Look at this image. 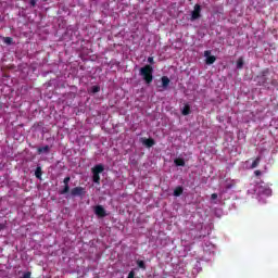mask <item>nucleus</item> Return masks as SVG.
Returning <instances> with one entry per match:
<instances>
[{"label": "nucleus", "instance_id": "nucleus-1", "mask_svg": "<svg viewBox=\"0 0 278 278\" xmlns=\"http://www.w3.org/2000/svg\"><path fill=\"white\" fill-rule=\"evenodd\" d=\"M139 75L142 77L147 86H151V84H153V65L147 64L141 67L139 70Z\"/></svg>", "mask_w": 278, "mask_h": 278}, {"label": "nucleus", "instance_id": "nucleus-2", "mask_svg": "<svg viewBox=\"0 0 278 278\" xmlns=\"http://www.w3.org/2000/svg\"><path fill=\"white\" fill-rule=\"evenodd\" d=\"M103 170H105L103 164H98L91 168L93 184H101L100 174L103 173Z\"/></svg>", "mask_w": 278, "mask_h": 278}, {"label": "nucleus", "instance_id": "nucleus-3", "mask_svg": "<svg viewBox=\"0 0 278 278\" xmlns=\"http://www.w3.org/2000/svg\"><path fill=\"white\" fill-rule=\"evenodd\" d=\"M268 75H270V70L266 68L261 72V74L257 76V84L258 86H268V83L270 79L268 78Z\"/></svg>", "mask_w": 278, "mask_h": 278}, {"label": "nucleus", "instance_id": "nucleus-4", "mask_svg": "<svg viewBox=\"0 0 278 278\" xmlns=\"http://www.w3.org/2000/svg\"><path fill=\"white\" fill-rule=\"evenodd\" d=\"M199 18H201V4H195L191 12V21H197Z\"/></svg>", "mask_w": 278, "mask_h": 278}, {"label": "nucleus", "instance_id": "nucleus-5", "mask_svg": "<svg viewBox=\"0 0 278 278\" xmlns=\"http://www.w3.org/2000/svg\"><path fill=\"white\" fill-rule=\"evenodd\" d=\"M204 58H206L205 64H207L208 66L214 64V62H216V58L214 55H212V51H210V50L204 51Z\"/></svg>", "mask_w": 278, "mask_h": 278}, {"label": "nucleus", "instance_id": "nucleus-6", "mask_svg": "<svg viewBox=\"0 0 278 278\" xmlns=\"http://www.w3.org/2000/svg\"><path fill=\"white\" fill-rule=\"evenodd\" d=\"M72 197H84L86 189L84 187H75L71 190Z\"/></svg>", "mask_w": 278, "mask_h": 278}, {"label": "nucleus", "instance_id": "nucleus-7", "mask_svg": "<svg viewBox=\"0 0 278 278\" xmlns=\"http://www.w3.org/2000/svg\"><path fill=\"white\" fill-rule=\"evenodd\" d=\"M94 214L98 216V218H105L108 216V213L105 212V208L102 205H97L94 207Z\"/></svg>", "mask_w": 278, "mask_h": 278}, {"label": "nucleus", "instance_id": "nucleus-8", "mask_svg": "<svg viewBox=\"0 0 278 278\" xmlns=\"http://www.w3.org/2000/svg\"><path fill=\"white\" fill-rule=\"evenodd\" d=\"M161 90H159L160 92H163V90H168V86H170V78H168V76H163L161 78Z\"/></svg>", "mask_w": 278, "mask_h": 278}, {"label": "nucleus", "instance_id": "nucleus-9", "mask_svg": "<svg viewBox=\"0 0 278 278\" xmlns=\"http://www.w3.org/2000/svg\"><path fill=\"white\" fill-rule=\"evenodd\" d=\"M70 182H71L70 176L65 177L63 180L64 188L60 191V194H67V192L71 191V186H68Z\"/></svg>", "mask_w": 278, "mask_h": 278}, {"label": "nucleus", "instance_id": "nucleus-10", "mask_svg": "<svg viewBox=\"0 0 278 278\" xmlns=\"http://www.w3.org/2000/svg\"><path fill=\"white\" fill-rule=\"evenodd\" d=\"M143 144L144 147H147L148 149H151V147H155V139L153 138H148L143 140Z\"/></svg>", "mask_w": 278, "mask_h": 278}, {"label": "nucleus", "instance_id": "nucleus-11", "mask_svg": "<svg viewBox=\"0 0 278 278\" xmlns=\"http://www.w3.org/2000/svg\"><path fill=\"white\" fill-rule=\"evenodd\" d=\"M51 151V147L45 146L37 149V152L39 155H42V153H49Z\"/></svg>", "mask_w": 278, "mask_h": 278}, {"label": "nucleus", "instance_id": "nucleus-12", "mask_svg": "<svg viewBox=\"0 0 278 278\" xmlns=\"http://www.w3.org/2000/svg\"><path fill=\"white\" fill-rule=\"evenodd\" d=\"M182 194H184V187L181 186L176 187L174 190V197H180Z\"/></svg>", "mask_w": 278, "mask_h": 278}, {"label": "nucleus", "instance_id": "nucleus-13", "mask_svg": "<svg viewBox=\"0 0 278 278\" xmlns=\"http://www.w3.org/2000/svg\"><path fill=\"white\" fill-rule=\"evenodd\" d=\"M237 68L239 71H241V68H244V58L241 56L237 60Z\"/></svg>", "mask_w": 278, "mask_h": 278}, {"label": "nucleus", "instance_id": "nucleus-14", "mask_svg": "<svg viewBox=\"0 0 278 278\" xmlns=\"http://www.w3.org/2000/svg\"><path fill=\"white\" fill-rule=\"evenodd\" d=\"M35 177L37 179H42V167L38 166L35 170Z\"/></svg>", "mask_w": 278, "mask_h": 278}, {"label": "nucleus", "instance_id": "nucleus-15", "mask_svg": "<svg viewBox=\"0 0 278 278\" xmlns=\"http://www.w3.org/2000/svg\"><path fill=\"white\" fill-rule=\"evenodd\" d=\"M181 114L182 116H188L190 114V104H185Z\"/></svg>", "mask_w": 278, "mask_h": 278}, {"label": "nucleus", "instance_id": "nucleus-16", "mask_svg": "<svg viewBox=\"0 0 278 278\" xmlns=\"http://www.w3.org/2000/svg\"><path fill=\"white\" fill-rule=\"evenodd\" d=\"M260 162H262V156H257V157L253 161V163H252V165H251V168H257V167L260 166Z\"/></svg>", "mask_w": 278, "mask_h": 278}, {"label": "nucleus", "instance_id": "nucleus-17", "mask_svg": "<svg viewBox=\"0 0 278 278\" xmlns=\"http://www.w3.org/2000/svg\"><path fill=\"white\" fill-rule=\"evenodd\" d=\"M137 266L138 268H141V270H147V264L144 263V261H137Z\"/></svg>", "mask_w": 278, "mask_h": 278}, {"label": "nucleus", "instance_id": "nucleus-18", "mask_svg": "<svg viewBox=\"0 0 278 278\" xmlns=\"http://www.w3.org/2000/svg\"><path fill=\"white\" fill-rule=\"evenodd\" d=\"M174 164H176V166H186V161H184V159H176Z\"/></svg>", "mask_w": 278, "mask_h": 278}, {"label": "nucleus", "instance_id": "nucleus-19", "mask_svg": "<svg viewBox=\"0 0 278 278\" xmlns=\"http://www.w3.org/2000/svg\"><path fill=\"white\" fill-rule=\"evenodd\" d=\"M91 92H92L93 94H97V92H101V87L98 86V85L92 86V87H91Z\"/></svg>", "mask_w": 278, "mask_h": 278}, {"label": "nucleus", "instance_id": "nucleus-20", "mask_svg": "<svg viewBox=\"0 0 278 278\" xmlns=\"http://www.w3.org/2000/svg\"><path fill=\"white\" fill-rule=\"evenodd\" d=\"M13 40H14V39H12V37H5V38H4L5 45H12Z\"/></svg>", "mask_w": 278, "mask_h": 278}, {"label": "nucleus", "instance_id": "nucleus-21", "mask_svg": "<svg viewBox=\"0 0 278 278\" xmlns=\"http://www.w3.org/2000/svg\"><path fill=\"white\" fill-rule=\"evenodd\" d=\"M136 277V271L130 270L127 278H134Z\"/></svg>", "mask_w": 278, "mask_h": 278}, {"label": "nucleus", "instance_id": "nucleus-22", "mask_svg": "<svg viewBox=\"0 0 278 278\" xmlns=\"http://www.w3.org/2000/svg\"><path fill=\"white\" fill-rule=\"evenodd\" d=\"M148 62L149 64H155V60L153 59V56H149Z\"/></svg>", "mask_w": 278, "mask_h": 278}, {"label": "nucleus", "instance_id": "nucleus-23", "mask_svg": "<svg viewBox=\"0 0 278 278\" xmlns=\"http://www.w3.org/2000/svg\"><path fill=\"white\" fill-rule=\"evenodd\" d=\"M211 199H212V201H216V199H218V194L212 193Z\"/></svg>", "mask_w": 278, "mask_h": 278}, {"label": "nucleus", "instance_id": "nucleus-24", "mask_svg": "<svg viewBox=\"0 0 278 278\" xmlns=\"http://www.w3.org/2000/svg\"><path fill=\"white\" fill-rule=\"evenodd\" d=\"M29 4L31 5V8H36V0H29Z\"/></svg>", "mask_w": 278, "mask_h": 278}, {"label": "nucleus", "instance_id": "nucleus-25", "mask_svg": "<svg viewBox=\"0 0 278 278\" xmlns=\"http://www.w3.org/2000/svg\"><path fill=\"white\" fill-rule=\"evenodd\" d=\"M254 175H255L256 177H260V175H262V170L256 169V170L254 172Z\"/></svg>", "mask_w": 278, "mask_h": 278}, {"label": "nucleus", "instance_id": "nucleus-26", "mask_svg": "<svg viewBox=\"0 0 278 278\" xmlns=\"http://www.w3.org/2000/svg\"><path fill=\"white\" fill-rule=\"evenodd\" d=\"M5 229V224H0V231H3Z\"/></svg>", "mask_w": 278, "mask_h": 278}, {"label": "nucleus", "instance_id": "nucleus-27", "mask_svg": "<svg viewBox=\"0 0 278 278\" xmlns=\"http://www.w3.org/2000/svg\"><path fill=\"white\" fill-rule=\"evenodd\" d=\"M1 108H3V106L0 104V110H1Z\"/></svg>", "mask_w": 278, "mask_h": 278}]
</instances>
